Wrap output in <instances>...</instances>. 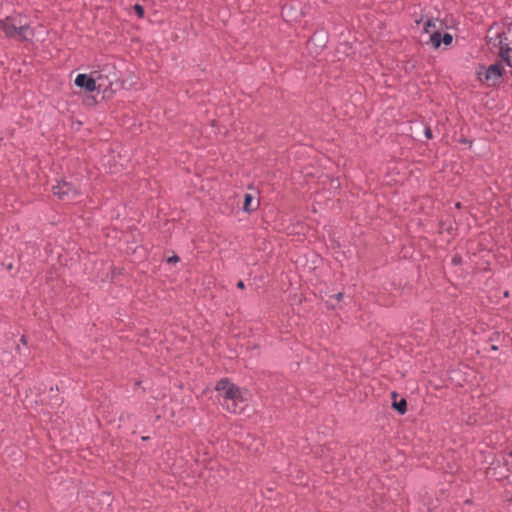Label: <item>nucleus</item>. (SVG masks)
Returning <instances> with one entry per match:
<instances>
[{"label":"nucleus","instance_id":"nucleus-7","mask_svg":"<svg viewBox=\"0 0 512 512\" xmlns=\"http://www.w3.org/2000/svg\"><path fill=\"white\" fill-rule=\"evenodd\" d=\"M74 82L76 86L83 88L88 92L98 90L92 72H90L89 74H78Z\"/></svg>","mask_w":512,"mask_h":512},{"label":"nucleus","instance_id":"nucleus-17","mask_svg":"<svg viewBox=\"0 0 512 512\" xmlns=\"http://www.w3.org/2000/svg\"><path fill=\"white\" fill-rule=\"evenodd\" d=\"M342 296H343V294H342V293H338V294L336 295V298H337L338 300H340V299L342 298Z\"/></svg>","mask_w":512,"mask_h":512},{"label":"nucleus","instance_id":"nucleus-12","mask_svg":"<svg viewBox=\"0 0 512 512\" xmlns=\"http://www.w3.org/2000/svg\"><path fill=\"white\" fill-rule=\"evenodd\" d=\"M452 40V35L449 33H445L441 38V42H443L446 46L450 45L452 43Z\"/></svg>","mask_w":512,"mask_h":512},{"label":"nucleus","instance_id":"nucleus-11","mask_svg":"<svg viewBox=\"0 0 512 512\" xmlns=\"http://www.w3.org/2000/svg\"><path fill=\"white\" fill-rule=\"evenodd\" d=\"M252 202H253V197L250 194H245L243 209L245 211L254 210L255 207L252 206Z\"/></svg>","mask_w":512,"mask_h":512},{"label":"nucleus","instance_id":"nucleus-15","mask_svg":"<svg viewBox=\"0 0 512 512\" xmlns=\"http://www.w3.org/2000/svg\"><path fill=\"white\" fill-rule=\"evenodd\" d=\"M178 261H179V258H178V256H175V255H174V256H172V257H169V258H168V262H169V263H172V262H173V263H176V262H178Z\"/></svg>","mask_w":512,"mask_h":512},{"label":"nucleus","instance_id":"nucleus-6","mask_svg":"<svg viewBox=\"0 0 512 512\" xmlns=\"http://www.w3.org/2000/svg\"><path fill=\"white\" fill-rule=\"evenodd\" d=\"M440 26L441 23L437 19L432 18L427 19L423 26L424 33L429 35L427 43H430L434 48H438L441 44Z\"/></svg>","mask_w":512,"mask_h":512},{"label":"nucleus","instance_id":"nucleus-2","mask_svg":"<svg viewBox=\"0 0 512 512\" xmlns=\"http://www.w3.org/2000/svg\"><path fill=\"white\" fill-rule=\"evenodd\" d=\"M490 49H498V54L508 66L512 67V29H490L488 34Z\"/></svg>","mask_w":512,"mask_h":512},{"label":"nucleus","instance_id":"nucleus-3","mask_svg":"<svg viewBox=\"0 0 512 512\" xmlns=\"http://www.w3.org/2000/svg\"><path fill=\"white\" fill-rule=\"evenodd\" d=\"M98 91L107 92L118 82L119 77L115 67L111 64L104 65L100 70L92 71Z\"/></svg>","mask_w":512,"mask_h":512},{"label":"nucleus","instance_id":"nucleus-10","mask_svg":"<svg viewBox=\"0 0 512 512\" xmlns=\"http://www.w3.org/2000/svg\"><path fill=\"white\" fill-rule=\"evenodd\" d=\"M393 407L400 413L404 414L407 410V403L405 399H401L400 401H394Z\"/></svg>","mask_w":512,"mask_h":512},{"label":"nucleus","instance_id":"nucleus-1","mask_svg":"<svg viewBox=\"0 0 512 512\" xmlns=\"http://www.w3.org/2000/svg\"><path fill=\"white\" fill-rule=\"evenodd\" d=\"M221 405L231 413H243L248 406L250 394L245 389H240L228 379H221L216 385Z\"/></svg>","mask_w":512,"mask_h":512},{"label":"nucleus","instance_id":"nucleus-8","mask_svg":"<svg viewBox=\"0 0 512 512\" xmlns=\"http://www.w3.org/2000/svg\"><path fill=\"white\" fill-rule=\"evenodd\" d=\"M53 192L59 198L63 199L65 197L74 196L76 194V189L72 187L70 183L62 181L53 186Z\"/></svg>","mask_w":512,"mask_h":512},{"label":"nucleus","instance_id":"nucleus-4","mask_svg":"<svg viewBox=\"0 0 512 512\" xmlns=\"http://www.w3.org/2000/svg\"><path fill=\"white\" fill-rule=\"evenodd\" d=\"M503 66L501 63H495L488 67L481 66L477 70L478 79L488 86L497 85L502 77Z\"/></svg>","mask_w":512,"mask_h":512},{"label":"nucleus","instance_id":"nucleus-9","mask_svg":"<svg viewBox=\"0 0 512 512\" xmlns=\"http://www.w3.org/2000/svg\"><path fill=\"white\" fill-rule=\"evenodd\" d=\"M300 11L297 10L292 4L285 5L282 8V16L286 21H295L298 19Z\"/></svg>","mask_w":512,"mask_h":512},{"label":"nucleus","instance_id":"nucleus-16","mask_svg":"<svg viewBox=\"0 0 512 512\" xmlns=\"http://www.w3.org/2000/svg\"><path fill=\"white\" fill-rule=\"evenodd\" d=\"M237 286L242 289V288H244V283L242 281H239L237 283Z\"/></svg>","mask_w":512,"mask_h":512},{"label":"nucleus","instance_id":"nucleus-13","mask_svg":"<svg viewBox=\"0 0 512 512\" xmlns=\"http://www.w3.org/2000/svg\"><path fill=\"white\" fill-rule=\"evenodd\" d=\"M134 10H135V12H136V14H137V16L139 18H143L144 17V8L141 5L136 4L134 6Z\"/></svg>","mask_w":512,"mask_h":512},{"label":"nucleus","instance_id":"nucleus-14","mask_svg":"<svg viewBox=\"0 0 512 512\" xmlns=\"http://www.w3.org/2000/svg\"><path fill=\"white\" fill-rule=\"evenodd\" d=\"M424 133H425L426 138H428V139L432 138V131L429 127L425 128Z\"/></svg>","mask_w":512,"mask_h":512},{"label":"nucleus","instance_id":"nucleus-5","mask_svg":"<svg viewBox=\"0 0 512 512\" xmlns=\"http://www.w3.org/2000/svg\"><path fill=\"white\" fill-rule=\"evenodd\" d=\"M1 27L4 33L9 37H19L21 39H27L29 36V27L27 25L18 26L13 19H7L1 22Z\"/></svg>","mask_w":512,"mask_h":512}]
</instances>
